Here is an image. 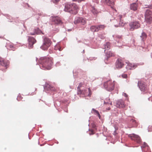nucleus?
Returning a JSON list of instances; mask_svg holds the SVG:
<instances>
[{"label":"nucleus","mask_w":152,"mask_h":152,"mask_svg":"<svg viewBox=\"0 0 152 152\" xmlns=\"http://www.w3.org/2000/svg\"><path fill=\"white\" fill-rule=\"evenodd\" d=\"M53 59L51 57H42L39 59L40 68L44 70H50L53 64Z\"/></svg>","instance_id":"f257e3e1"},{"label":"nucleus","mask_w":152,"mask_h":152,"mask_svg":"<svg viewBox=\"0 0 152 152\" xmlns=\"http://www.w3.org/2000/svg\"><path fill=\"white\" fill-rule=\"evenodd\" d=\"M115 82L112 81L111 80H109L104 83V86L105 88L108 91H111L114 90Z\"/></svg>","instance_id":"f03ea898"},{"label":"nucleus","mask_w":152,"mask_h":152,"mask_svg":"<svg viewBox=\"0 0 152 152\" xmlns=\"http://www.w3.org/2000/svg\"><path fill=\"white\" fill-rule=\"evenodd\" d=\"M79 8L75 4L68 5L67 4V12L73 14H76L78 12Z\"/></svg>","instance_id":"7ed1b4c3"},{"label":"nucleus","mask_w":152,"mask_h":152,"mask_svg":"<svg viewBox=\"0 0 152 152\" xmlns=\"http://www.w3.org/2000/svg\"><path fill=\"white\" fill-rule=\"evenodd\" d=\"M51 41L48 38H45L44 39L43 45L41 47V48L44 50H46L51 45Z\"/></svg>","instance_id":"20e7f679"},{"label":"nucleus","mask_w":152,"mask_h":152,"mask_svg":"<svg viewBox=\"0 0 152 152\" xmlns=\"http://www.w3.org/2000/svg\"><path fill=\"white\" fill-rule=\"evenodd\" d=\"M145 20L147 23H151L152 22V15L151 12L149 10H147L145 13Z\"/></svg>","instance_id":"39448f33"},{"label":"nucleus","mask_w":152,"mask_h":152,"mask_svg":"<svg viewBox=\"0 0 152 152\" xmlns=\"http://www.w3.org/2000/svg\"><path fill=\"white\" fill-rule=\"evenodd\" d=\"M130 30L133 31L135 29H137L140 27V23L137 21H134L129 23Z\"/></svg>","instance_id":"423d86ee"},{"label":"nucleus","mask_w":152,"mask_h":152,"mask_svg":"<svg viewBox=\"0 0 152 152\" xmlns=\"http://www.w3.org/2000/svg\"><path fill=\"white\" fill-rule=\"evenodd\" d=\"M138 86L142 91H145L148 89V87L145 83L141 81H139Z\"/></svg>","instance_id":"0eeeda50"},{"label":"nucleus","mask_w":152,"mask_h":152,"mask_svg":"<svg viewBox=\"0 0 152 152\" xmlns=\"http://www.w3.org/2000/svg\"><path fill=\"white\" fill-rule=\"evenodd\" d=\"M104 2L107 5L110 6L112 9L115 12H116L115 8L114 6V3L113 0H103Z\"/></svg>","instance_id":"6e6552de"},{"label":"nucleus","mask_w":152,"mask_h":152,"mask_svg":"<svg viewBox=\"0 0 152 152\" xmlns=\"http://www.w3.org/2000/svg\"><path fill=\"white\" fill-rule=\"evenodd\" d=\"M28 41L29 42L28 47L29 48H31L33 47V45L35 43L36 41L33 37H28Z\"/></svg>","instance_id":"1a4fd4ad"},{"label":"nucleus","mask_w":152,"mask_h":152,"mask_svg":"<svg viewBox=\"0 0 152 152\" xmlns=\"http://www.w3.org/2000/svg\"><path fill=\"white\" fill-rule=\"evenodd\" d=\"M115 106L118 108H123L125 107L124 102L122 99L118 100L116 102Z\"/></svg>","instance_id":"9d476101"},{"label":"nucleus","mask_w":152,"mask_h":152,"mask_svg":"<svg viewBox=\"0 0 152 152\" xmlns=\"http://www.w3.org/2000/svg\"><path fill=\"white\" fill-rule=\"evenodd\" d=\"M131 137L132 140L135 141L137 143H140L141 141L140 137L137 135L133 134Z\"/></svg>","instance_id":"9b49d317"},{"label":"nucleus","mask_w":152,"mask_h":152,"mask_svg":"<svg viewBox=\"0 0 152 152\" xmlns=\"http://www.w3.org/2000/svg\"><path fill=\"white\" fill-rule=\"evenodd\" d=\"M52 21L54 24H60L62 23L60 18L57 16L53 17Z\"/></svg>","instance_id":"f8f14e48"},{"label":"nucleus","mask_w":152,"mask_h":152,"mask_svg":"<svg viewBox=\"0 0 152 152\" xmlns=\"http://www.w3.org/2000/svg\"><path fill=\"white\" fill-rule=\"evenodd\" d=\"M124 63L121 60L118 59L116 62V66L117 68H121L124 66Z\"/></svg>","instance_id":"ddd939ff"},{"label":"nucleus","mask_w":152,"mask_h":152,"mask_svg":"<svg viewBox=\"0 0 152 152\" xmlns=\"http://www.w3.org/2000/svg\"><path fill=\"white\" fill-rule=\"evenodd\" d=\"M121 16H122L121 15H119V17L120 19L121 18ZM124 23L123 21L122 20H121L120 19V21L119 24H117V23H115V27H120V26H124Z\"/></svg>","instance_id":"4468645a"},{"label":"nucleus","mask_w":152,"mask_h":152,"mask_svg":"<svg viewBox=\"0 0 152 152\" xmlns=\"http://www.w3.org/2000/svg\"><path fill=\"white\" fill-rule=\"evenodd\" d=\"M138 7V4L134 3L131 4L130 5V8L131 10L136 11L137 10Z\"/></svg>","instance_id":"2eb2a0df"},{"label":"nucleus","mask_w":152,"mask_h":152,"mask_svg":"<svg viewBox=\"0 0 152 152\" xmlns=\"http://www.w3.org/2000/svg\"><path fill=\"white\" fill-rule=\"evenodd\" d=\"M34 32H31L30 33L31 35H34L36 34H40L42 32L39 28H37L34 30Z\"/></svg>","instance_id":"dca6fc26"},{"label":"nucleus","mask_w":152,"mask_h":152,"mask_svg":"<svg viewBox=\"0 0 152 152\" xmlns=\"http://www.w3.org/2000/svg\"><path fill=\"white\" fill-rule=\"evenodd\" d=\"M0 64L2 66H4L6 68L8 65L7 62L2 59H1L0 61Z\"/></svg>","instance_id":"f3484780"},{"label":"nucleus","mask_w":152,"mask_h":152,"mask_svg":"<svg viewBox=\"0 0 152 152\" xmlns=\"http://www.w3.org/2000/svg\"><path fill=\"white\" fill-rule=\"evenodd\" d=\"M114 56V53L110 51L107 52L106 54V56L107 60L108 59V58H110V57Z\"/></svg>","instance_id":"a211bd4d"},{"label":"nucleus","mask_w":152,"mask_h":152,"mask_svg":"<svg viewBox=\"0 0 152 152\" xmlns=\"http://www.w3.org/2000/svg\"><path fill=\"white\" fill-rule=\"evenodd\" d=\"M91 11L93 14L94 15H96L99 13V12L97 9L94 7H91Z\"/></svg>","instance_id":"6ab92c4d"},{"label":"nucleus","mask_w":152,"mask_h":152,"mask_svg":"<svg viewBox=\"0 0 152 152\" xmlns=\"http://www.w3.org/2000/svg\"><path fill=\"white\" fill-rule=\"evenodd\" d=\"M77 93L78 94H83L86 95L87 94L88 92L86 90L84 89L82 91L80 90V91H77Z\"/></svg>","instance_id":"aec40b11"},{"label":"nucleus","mask_w":152,"mask_h":152,"mask_svg":"<svg viewBox=\"0 0 152 152\" xmlns=\"http://www.w3.org/2000/svg\"><path fill=\"white\" fill-rule=\"evenodd\" d=\"M140 37L141 38L142 40L144 41L146 39L147 37V35L145 32H143L140 36Z\"/></svg>","instance_id":"412c9836"},{"label":"nucleus","mask_w":152,"mask_h":152,"mask_svg":"<svg viewBox=\"0 0 152 152\" xmlns=\"http://www.w3.org/2000/svg\"><path fill=\"white\" fill-rule=\"evenodd\" d=\"M80 23L82 25H84L86 23V21L85 18L82 17H80Z\"/></svg>","instance_id":"4be33fe9"},{"label":"nucleus","mask_w":152,"mask_h":152,"mask_svg":"<svg viewBox=\"0 0 152 152\" xmlns=\"http://www.w3.org/2000/svg\"><path fill=\"white\" fill-rule=\"evenodd\" d=\"M91 30L93 32L98 31V28H96V26H92L90 28Z\"/></svg>","instance_id":"5701e85b"},{"label":"nucleus","mask_w":152,"mask_h":152,"mask_svg":"<svg viewBox=\"0 0 152 152\" xmlns=\"http://www.w3.org/2000/svg\"><path fill=\"white\" fill-rule=\"evenodd\" d=\"M137 66H134V64H130L128 65L127 68L129 69H134Z\"/></svg>","instance_id":"b1692460"},{"label":"nucleus","mask_w":152,"mask_h":152,"mask_svg":"<svg viewBox=\"0 0 152 152\" xmlns=\"http://www.w3.org/2000/svg\"><path fill=\"white\" fill-rule=\"evenodd\" d=\"M7 48L10 49L11 50H14V47L13 44L11 43H10L7 45Z\"/></svg>","instance_id":"393cba45"},{"label":"nucleus","mask_w":152,"mask_h":152,"mask_svg":"<svg viewBox=\"0 0 152 152\" xmlns=\"http://www.w3.org/2000/svg\"><path fill=\"white\" fill-rule=\"evenodd\" d=\"M105 27V26L104 25H99L98 26H96V28H98V31L99 30L103 29Z\"/></svg>","instance_id":"a878e982"},{"label":"nucleus","mask_w":152,"mask_h":152,"mask_svg":"<svg viewBox=\"0 0 152 152\" xmlns=\"http://www.w3.org/2000/svg\"><path fill=\"white\" fill-rule=\"evenodd\" d=\"M110 48V43L109 42L107 43L106 44L104 45V49H105L104 51H105L106 50H109Z\"/></svg>","instance_id":"bb28decb"},{"label":"nucleus","mask_w":152,"mask_h":152,"mask_svg":"<svg viewBox=\"0 0 152 152\" xmlns=\"http://www.w3.org/2000/svg\"><path fill=\"white\" fill-rule=\"evenodd\" d=\"M80 17H77L75 19L74 23L75 24H77L80 23Z\"/></svg>","instance_id":"cd10ccee"},{"label":"nucleus","mask_w":152,"mask_h":152,"mask_svg":"<svg viewBox=\"0 0 152 152\" xmlns=\"http://www.w3.org/2000/svg\"><path fill=\"white\" fill-rule=\"evenodd\" d=\"M92 112H93V113H95L96 114H97L98 117H99V118H100L101 116L98 111H97V110H96L94 108L92 109Z\"/></svg>","instance_id":"c85d7f7f"},{"label":"nucleus","mask_w":152,"mask_h":152,"mask_svg":"<svg viewBox=\"0 0 152 152\" xmlns=\"http://www.w3.org/2000/svg\"><path fill=\"white\" fill-rule=\"evenodd\" d=\"M83 85V83H79L78 86L77 87V91H80L81 90L80 89V88L82 87Z\"/></svg>","instance_id":"c756f323"},{"label":"nucleus","mask_w":152,"mask_h":152,"mask_svg":"<svg viewBox=\"0 0 152 152\" xmlns=\"http://www.w3.org/2000/svg\"><path fill=\"white\" fill-rule=\"evenodd\" d=\"M23 99V97H22L21 95L20 94H19L17 98V99L18 101H20L22 100Z\"/></svg>","instance_id":"7c9ffc66"},{"label":"nucleus","mask_w":152,"mask_h":152,"mask_svg":"<svg viewBox=\"0 0 152 152\" xmlns=\"http://www.w3.org/2000/svg\"><path fill=\"white\" fill-rule=\"evenodd\" d=\"M88 96L90 97L91 96V94H92V92L90 90V88H88Z\"/></svg>","instance_id":"2f4dec72"},{"label":"nucleus","mask_w":152,"mask_h":152,"mask_svg":"<svg viewBox=\"0 0 152 152\" xmlns=\"http://www.w3.org/2000/svg\"><path fill=\"white\" fill-rule=\"evenodd\" d=\"M56 48H58V50L60 51H61L62 50V48L60 47V46L59 45H57L55 47V49L57 50Z\"/></svg>","instance_id":"473e14b6"},{"label":"nucleus","mask_w":152,"mask_h":152,"mask_svg":"<svg viewBox=\"0 0 152 152\" xmlns=\"http://www.w3.org/2000/svg\"><path fill=\"white\" fill-rule=\"evenodd\" d=\"M130 121L132 122L134 124H135V125L136 126L137 125V124L136 123V121L135 120L133 119H132Z\"/></svg>","instance_id":"72a5a7b5"},{"label":"nucleus","mask_w":152,"mask_h":152,"mask_svg":"<svg viewBox=\"0 0 152 152\" xmlns=\"http://www.w3.org/2000/svg\"><path fill=\"white\" fill-rule=\"evenodd\" d=\"M50 89L52 91H55L56 90V89L54 87L50 86Z\"/></svg>","instance_id":"f704fd0d"},{"label":"nucleus","mask_w":152,"mask_h":152,"mask_svg":"<svg viewBox=\"0 0 152 152\" xmlns=\"http://www.w3.org/2000/svg\"><path fill=\"white\" fill-rule=\"evenodd\" d=\"M90 131V132L89 133L90 135H91L94 134V131L93 130H89Z\"/></svg>","instance_id":"c9c22d12"},{"label":"nucleus","mask_w":152,"mask_h":152,"mask_svg":"<svg viewBox=\"0 0 152 152\" xmlns=\"http://www.w3.org/2000/svg\"><path fill=\"white\" fill-rule=\"evenodd\" d=\"M121 76L123 78H126L127 77V75L126 74H125L122 75Z\"/></svg>","instance_id":"e433bc0d"},{"label":"nucleus","mask_w":152,"mask_h":152,"mask_svg":"<svg viewBox=\"0 0 152 152\" xmlns=\"http://www.w3.org/2000/svg\"><path fill=\"white\" fill-rule=\"evenodd\" d=\"M85 0H73V1H77L78 2H80L82 1H83Z\"/></svg>","instance_id":"4c0bfd02"},{"label":"nucleus","mask_w":152,"mask_h":152,"mask_svg":"<svg viewBox=\"0 0 152 152\" xmlns=\"http://www.w3.org/2000/svg\"><path fill=\"white\" fill-rule=\"evenodd\" d=\"M53 1L54 3H56L59 1L60 0H52Z\"/></svg>","instance_id":"58836bf2"},{"label":"nucleus","mask_w":152,"mask_h":152,"mask_svg":"<svg viewBox=\"0 0 152 152\" xmlns=\"http://www.w3.org/2000/svg\"><path fill=\"white\" fill-rule=\"evenodd\" d=\"M117 37L118 38H119V39H120L121 38V36H117Z\"/></svg>","instance_id":"ea45409f"},{"label":"nucleus","mask_w":152,"mask_h":152,"mask_svg":"<svg viewBox=\"0 0 152 152\" xmlns=\"http://www.w3.org/2000/svg\"><path fill=\"white\" fill-rule=\"evenodd\" d=\"M116 134V131H115L114 133V134L115 135Z\"/></svg>","instance_id":"a19ab883"},{"label":"nucleus","mask_w":152,"mask_h":152,"mask_svg":"<svg viewBox=\"0 0 152 152\" xmlns=\"http://www.w3.org/2000/svg\"><path fill=\"white\" fill-rule=\"evenodd\" d=\"M65 8L64 9V10L65 12H66V5H65Z\"/></svg>","instance_id":"79ce46f5"},{"label":"nucleus","mask_w":152,"mask_h":152,"mask_svg":"<svg viewBox=\"0 0 152 152\" xmlns=\"http://www.w3.org/2000/svg\"><path fill=\"white\" fill-rule=\"evenodd\" d=\"M72 30V29H68V31H71Z\"/></svg>","instance_id":"37998d69"},{"label":"nucleus","mask_w":152,"mask_h":152,"mask_svg":"<svg viewBox=\"0 0 152 152\" xmlns=\"http://www.w3.org/2000/svg\"><path fill=\"white\" fill-rule=\"evenodd\" d=\"M110 100V99H109V98H107L106 99V100Z\"/></svg>","instance_id":"c03bdc74"},{"label":"nucleus","mask_w":152,"mask_h":152,"mask_svg":"<svg viewBox=\"0 0 152 152\" xmlns=\"http://www.w3.org/2000/svg\"><path fill=\"white\" fill-rule=\"evenodd\" d=\"M107 110H110V107H108V108L107 109Z\"/></svg>","instance_id":"a18cd8bd"},{"label":"nucleus","mask_w":152,"mask_h":152,"mask_svg":"<svg viewBox=\"0 0 152 152\" xmlns=\"http://www.w3.org/2000/svg\"><path fill=\"white\" fill-rule=\"evenodd\" d=\"M104 103L105 104H107L108 103L106 102H104Z\"/></svg>","instance_id":"49530a36"},{"label":"nucleus","mask_w":152,"mask_h":152,"mask_svg":"<svg viewBox=\"0 0 152 152\" xmlns=\"http://www.w3.org/2000/svg\"><path fill=\"white\" fill-rule=\"evenodd\" d=\"M150 8L152 9V7H149Z\"/></svg>","instance_id":"de8ad7c7"},{"label":"nucleus","mask_w":152,"mask_h":152,"mask_svg":"<svg viewBox=\"0 0 152 152\" xmlns=\"http://www.w3.org/2000/svg\"><path fill=\"white\" fill-rule=\"evenodd\" d=\"M110 105H112V102H111L110 103Z\"/></svg>","instance_id":"09e8293b"},{"label":"nucleus","mask_w":152,"mask_h":152,"mask_svg":"<svg viewBox=\"0 0 152 152\" xmlns=\"http://www.w3.org/2000/svg\"><path fill=\"white\" fill-rule=\"evenodd\" d=\"M116 130H117L118 129V128H115Z\"/></svg>","instance_id":"8fccbe9b"}]
</instances>
